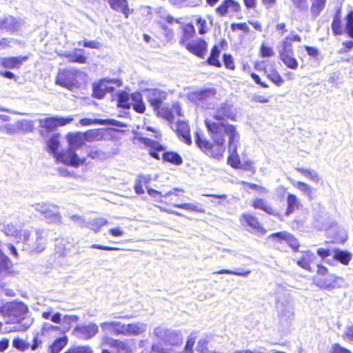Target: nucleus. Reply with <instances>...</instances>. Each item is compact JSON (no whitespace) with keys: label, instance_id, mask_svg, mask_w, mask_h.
<instances>
[{"label":"nucleus","instance_id":"45","mask_svg":"<svg viewBox=\"0 0 353 353\" xmlns=\"http://www.w3.org/2000/svg\"><path fill=\"white\" fill-rule=\"evenodd\" d=\"M108 223L106 219L103 218H98L93 219L86 223V226L94 230L95 232L99 231L101 228Z\"/></svg>","mask_w":353,"mask_h":353},{"label":"nucleus","instance_id":"47","mask_svg":"<svg viewBox=\"0 0 353 353\" xmlns=\"http://www.w3.org/2000/svg\"><path fill=\"white\" fill-rule=\"evenodd\" d=\"M346 23L345 32L349 37L353 39V10H350L345 18Z\"/></svg>","mask_w":353,"mask_h":353},{"label":"nucleus","instance_id":"60","mask_svg":"<svg viewBox=\"0 0 353 353\" xmlns=\"http://www.w3.org/2000/svg\"><path fill=\"white\" fill-rule=\"evenodd\" d=\"M196 339V334L195 332H192L190 334V336H188V339L187 340L186 344H185V350H192V347L194 345Z\"/></svg>","mask_w":353,"mask_h":353},{"label":"nucleus","instance_id":"40","mask_svg":"<svg viewBox=\"0 0 353 353\" xmlns=\"http://www.w3.org/2000/svg\"><path fill=\"white\" fill-rule=\"evenodd\" d=\"M162 159L164 161L169 162L174 165H180L183 162L181 156L174 152H164L163 154Z\"/></svg>","mask_w":353,"mask_h":353},{"label":"nucleus","instance_id":"48","mask_svg":"<svg viewBox=\"0 0 353 353\" xmlns=\"http://www.w3.org/2000/svg\"><path fill=\"white\" fill-rule=\"evenodd\" d=\"M250 273H251V271L250 270H241V271H234V270H227V269H222L221 270L214 272V274H233V275L240 276H243V277L248 276Z\"/></svg>","mask_w":353,"mask_h":353},{"label":"nucleus","instance_id":"53","mask_svg":"<svg viewBox=\"0 0 353 353\" xmlns=\"http://www.w3.org/2000/svg\"><path fill=\"white\" fill-rule=\"evenodd\" d=\"M42 317L45 319H50L54 323H60L61 321V314L59 312L52 315L51 312H43L42 313Z\"/></svg>","mask_w":353,"mask_h":353},{"label":"nucleus","instance_id":"43","mask_svg":"<svg viewBox=\"0 0 353 353\" xmlns=\"http://www.w3.org/2000/svg\"><path fill=\"white\" fill-rule=\"evenodd\" d=\"M220 54V50L219 48L216 46H214L210 53V56L209 57L208 59V64L211 65H214L216 67H221V62L219 60V56Z\"/></svg>","mask_w":353,"mask_h":353},{"label":"nucleus","instance_id":"36","mask_svg":"<svg viewBox=\"0 0 353 353\" xmlns=\"http://www.w3.org/2000/svg\"><path fill=\"white\" fill-rule=\"evenodd\" d=\"M327 0H311L310 12L312 17L316 19L325 7Z\"/></svg>","mask_w":353,"mask_h":353},{"label":"nucleus","instance_id":"56","mask_svg":"<svg viewBox=\"0 0 353 353\" xmlns=\"http://www.w3.org/2000/svg\"><path fill=\"white\" fill-rule=\"evenodd\" d=\"M65 353H92V351L88 346H78L69 350Z\"/></svg>","mask_w":353,"mask_h":353},{"label":"nucleus","instance_id":"11","mask_svg":"<svg viewBox=\"0 0 353 353\" xmlns=\"http://www.w3.org/2000/svg\"><path fill=\"white\" fill-rule=\"evenodd\" d=\"M74 118L71 116L63 117H52L43 119H39V126L41 128L46 129L47 131H52L57 127L63 126L73 121Z\"/></svg>","mask_w":353,"mask_h":353},{"label":"nucleus","instance_id":"55","mask_svg":"<svg viewBox=\"0 0 353 353\" xmlns=\"http://www.w3.org/2000/svg\"><path fill=\"white\" fill-rule=\"evenodd\" d=\"M292 2L300 11H307L308 9L307 0H292Z\"/></svg>","mask_w":353,"mask_h":353},{"label":"nucleus","instance_id":"21","mask_svg":"<svg viewBox=\"0 0 353 353\" xmlns=\"http://www.w3.org/2000/svg\"><path fill=\"white\" fill-rule=\"evenodd\" d=\"M240 10L239 3L234 0H225L216 8V12L219 16H225L229 13H235Z\"/></svg>","mask_w":353,"mask_h":353},{"label":"nucleus","instance_id":"42","mask_svg":"<svg viewBox=\"0 0 353 353\" xmlns=\"http://www.w3.org/2000/svg\"><path fill=\"white\" fill-rule=\"evenodd\" d=\"M11 262L0 250V277L4 276L10 268Z\"/></svg>","mask_w":353,"mask_h":353},{"label":"nucleus","instance_id":"7","mask_svg":"<svg viewBox=\"0 0 353 353\" xmlns=\"http://www.w3.org/2000/svg\"><path fill=\"white\" fill-rule=\"evenodd\" d=\"M211 116L215 121L210 119L213 122L229 124L227 119L236 121V113L233 111L232 105L227 101L221 103L214 109H211Z\"/></svg>","mask_w":353,"mask_h":353},{"label":"nucleus","instance_id":"61","mask_svg":"<svg viewBox=\"0 0 353 353\" xmlns=\"http://www.w3.org/2000/svg\"><path fill=\"white\" fill-rule=\"evenodd\" d=\"M231 28L232 30H241L244 32H248L250 30L249 27L245 23H232L231 25Z\"/></svg>","mask_w":353,"mask_h":353},{"label":"nucleus","instance_id":"41","mask_svg":"<svg viewBox=\"0 0 353 353\" xmlns=\"http://www.w3.org/2000/svg\"><path fill=\"white\" fill-rule=\"evenodd\" d=\"M16 127L23 132H30L34 128V123L33 121L22 119L16 123Z\"/></svg>","mask_w":353,"mask_h":353},{"label":"nucleus","instance_id":"37","mask_svg":"<svg viewBox=\"0 0 353 353\" xmlns=\"http://www.w3.org/2000/svg\"><path fill=\"white\" fill-rule=\"evenodd\" d=\"M183 338L180 332L170 330L168 336L165 341V343L173 346H176L182 343Z\"/></svg>","mask_w":353,"mask_h":353},{"label":"nucleus","instance_id":"24","mask_svg":"<svg viewBox=\"0 0 353 353\" xmlns=\"http://www.w3.org/2000/svg\"><path fill=\"white\" fill-rule=\"evenodd\" d=\"M176 131L179 137L187 144L192 143L190 135V128L188 124L183 121H178L175 124Z\"/></svg>","mask_w":353,"mask_h":353},{"label":"nucleus","instance_id":"51","mask_svg":"<svg viewBox=\"0 0 353 353\" xmlns=\"http://www.w3.org/2000/svg\"><path fill=\"white\" fill-rule=\"evenodd\" d=\"M60 330V327L53 325L50 323H44L42 325L41 335H46L53 332H57Z\"/></svg>","mask_w":353,"mask_h":353},{"label":"nucleus","instance_id":"8","mask_svg":"<svg viewBox=\"0 0 353 353\" xmlns=\"http://www.w3.org/2000/svg\"><path fill=\"white\" fill-rule=\"evenodd\" d=\"M32 208L43 214L48 223H61V216L57 205L48 203H37L33 204Z\"/></svg>","mask_w":353,"mask_h":353},{"label":"nucleus","instance_id":"10","mask_svg":"<svg viewBox=\"0 0 353 353\" xmlns=\"http://www.w3.org/2000/svg\"><path fill=\"white\" fill-rule=\"evenodd\" d=\"M120 79H102L93 87V95L95 98L102 99L106 92H114L115 87L121 85Z\"/></svg>","mask_w":353,"mask_h":353},{"label":"nucleus","instance_id":"22","mask_svg":"<svg viewBox=\"0 0 353 353\" xmlns=\"http://www.w3.org/2000/svg\"><path fill=\"white\" fill-rule=\"evenodd\" d=\"M344 283L345 280L343 277L330 274L321 282L320 287L327 290H331L343 287Z\"/></svg>","mask_w":353,"mask_h":353},{"label":"nucleus","instance_id":"54","mask_svg":"<svg viewBox=\"0 0 353 353\" xmlns=\"http://www.w3.org/2000/svg\"><path fill=\"white\" fill-rule=\"evenodd\" d=\"M12 345L14 348L20 351H25L29 347V344L19 338H15L13 339Z\"/></svg>","mask_w":353,"mask_h":353},{"label":"nucleus","instance_id":"2","mask_svg":"<svg viewBox=\"0 0 353 353\" xmlns=\"http://www.w3.org/2000/svg\"><path fill=\"white\" fill-rule=\"evenodd\" d=\"M0 230L8 236L13 237L17 243H22L23 250L39 252L44 249L46 239L43 230H37L35 239L31 237V231L25 228L18 216L8 220L0 219Z\"/></svg>","mask_w":353,"mask_h":353},{"label":"nucleus","instance_id":"32","mask_svg":"<svg viewBox=\"0 0 353 353\" xmlns=\"http://www.w3.org/2000/svg\"><path fill=\"white\" fill-rule=\"evenodd\" d=\"M83 50L81 49H75L73 52L65 53L63 55L70 62H75L79 63H85L87 58L83 54Z\"/></svg>","mask_w":353,"mask_h":353},{"label":"nucleus","instance_id":"5","mask_svg":"<svg viewBox=\"0 0 353 353\" xmlns=\"http://www.w3.org/2000/svg\"><path fill=\"white\" fill-rule=\"evenodd\" d=\"M188 98L198 107L205 110L214 109V106L220 100L214 88L201 89L190 92Z\"/></svg>","mask_w":353,"mask_h":353},{"label":"nucleus","instance_id":"59","mask_svg":"<svg viewBox=\"0 0 353 353\" xmlns=\"http://www.w3.org/2000/svg\"><path fill=\"white\" fill-rule=\"evenodd\" d=\"M141 353H148L147 352L143 351ZM150 353H175L171 350H165L161 348L159 344H153L152 345L151 352Z\"/></svg>","mask_w":353,"mask_h":353},{"label":"nucleus","instance_id":"16","mask_svg":"<svg viewBox=\"0 0 353 353\" xmlns=\"http://www.w3.org/2000/svg\"><path fill=\"white\" fill-rule=\"evenodd\" d=\"M137 139L146 148H149L150 154L152 157L158 160L160 159L158 152L165 150L164 147L161 143L157 141L145 137H137Z\"/></svg>","mask_w":353,"mask_h":353},{"label":"nucleus","instance_id":"52","mask_svg":"<svg viewBox=\"0 0 353 353\" xmlns=\"http://www.w3.org/2000/svg\"><path fill=\"white\" fill-rule=\"evenodd\" d=\"M332 30L334 35H341L343 34V28L341 25V21L339 17L335 16L332 23Z\"/></svg>","mask_w":353,"mask_h":353},{"label":"nucleus","instance_id":"3","mask_svg":"<svg viewBox=\"0 0 353 353\" xmlns=\"http://www.w3.org/2000/svg\"><path fill=\"white\" fill-rule=\"evenodd\" d=\"M0 313L8 321L19 323L18 327H15L19 331L27 330L33 323V319L28 316V306L21 301L6 303L0 307Z\"/></svg>","mask_w":353,"mask_h":353},{"label":"nucleus","instance_id":"28","mask_svg":"<svg viewBox=\"0 0 353 353\" xmlns=\"http://www.w3.org/2000/svg\"><path fill=\"white\" fill-rule=\"evenodd\" d=\"M270 237L272 239H278V241H285L294 249H297L299 247V243L296 239L285 232L272 234Z\"/></svg>","mask_w":353,"mask_h":353},{"label":"nucleus","instance_id":"29","mask_svg":"<svg viewBox=\"0 0 353 353\" xmlns=\"http://www.w3.org/2000/svg\"><path fill=\"white\" fill-rule=\"evenodd\" d=\"M279 57L283 63L289 68L296 70L298 68V61L294 58V52H279Z\"/></svg>","mask_w":353,"mask_h":353},{"label":"nucleus","instance_id":"27","mask_svg":"<svg viewBox=\"0 0 353 353\" xmlns=\"http://www.w3.org/2000/svg\"><path fill=\"white\" fill-rule=\"evenodd\" d=\"M183 190L180 188H173L170 191L163 194L161 192L154 190L152 188H148V194L152 196L155 201L159 203H163V197H168L172 194L178 196L177 192H183Z\"/></svg>","mask_w":353,"mask_h":353},{"label":"nucleus","instance_id":"31","mask_svg":"<svg viewBox=\"0 0 353 353\" xmlns=\"http://www.w3.org/2000/svg\"><path fill=\"white\" fill-rule=\"evenodd\" d=\"M252 205L255 209H260L263 210L266 213L276 216V212L272 208V207L268 204L267 201L262 199L256 198L252 200Z\"/></svg>","mask_w":353,"mask_h":353},{"label":"nucleus","instance_id":"50","mask_svg":"<svg viewBox=\"0 0 353 353\" xmlns=\"http://www.w3.org/2000/svg\"><path fill=\"white\" fill-rule=\"evenodd\" d=\"M169 331L170 329L163 327H157L154 328L153 331V334L159 340L162 341L163 342H165Z\"/></svg>","mask_w":353,"mask_h":353},{"label":"nucleus","instance_id":"63","mask_svg":"<svg viewBox=\"0 0 353 353\" xmlns=\"http://www.w3.org/2000/svg\"><path fill=\"white\" fill-rule=\"evenodd\" d=\"M223 61L225 66L228 68L233 70L234 68V63L233 62V59L231 55L224 54Z\"/></svg>","mask_w":353,"mask_h":353},{"label":"nucleus","instance_id":"34","mask_svg":"<svg viewBox=\"0 0 353 353\" xmlns=\"http://www.w3.org/2000/svg\"><path fill=\"white\" fill-rule=\"evenodd\" d=\"M69 148L66 150H72L76 152L75 150L79 148L83 144L82 137L79 134H70L68 137Z\"/></svg>","mask_w":353,"mask_h":353},{"label":"nucleus","instance_id":"57","mask_svg":"<svg viewBox=\"0 0 353 353\" xmlns=\"http://www.w3.org/2000/svg\"><path fill=\"white\" fill-rule=\"evenodd\" d=\"M260 53L263 57H269L274 54L273 49L270 47L262 44L260 48Z\"/></svg>","mask_w":353,"mask_h":353},{"label":"nucleus","instance_id":"15","mask_svg":"<svg viewBox=\"0 0 353 353\" xmlns=\"http://www.w3.org/2000/svg\"><path fill=\"white\" fill-rule=\"evenodd\" d=\"M23 25V21L11 15H7L1 18L0 29L6 30L10 32H16L21 30Z\"/></svg>","mask_w":353,"mask_h":353},{"label":"nucleus","instance_id":"35","mask_svg":"<svg viewBox=\"0 0 353 353\" xmlns=\"http://www.w3.org/2000/svg\"><path fill=\"white\" fill-rule=\"evenodd\" d=\"M288 208L285 212L287 216H290L296 210L299 209L300 206V202L296 195L292 194H288L287 197Z\"/></svg>","mask_w":353,"mask_h":353},{"label":"nucleus","instance_id":"12","mask_svg":"<svg viewBox=\"0 0 353 353\" xmlns=\"http://www.w3.org/2000/svg\"><path fill=\"white\" fill-rule=\"evenodd\" d=\"M98 326L94 323L80 325L77 326L74 331V335L83 340H88L94 336L98 332Z\"/></svg>","mask_w":353,"mask_h":353},{"label":"nucleus","instance_id":"58","mask_svg":"<svg viewBox=\"0 0 353 353\" xmlns=\"http://www.w3.org/2000/svg\"><path fill=\"white\" fill-rule=\"evenodd\" d=\"M268 78L277 85H281L283 83V79L276 72L269 74Z\"/></svg>","mask_w":353,"mask_h":353},{"label":"nucleus","instance_id":"64","mask_svg":"<svg viewBox=\"0 0 353 353\" xmlns=\"http://www.w3.org/2000/svg\"><path fill=\"white\" fill-rule=\"evenodd\" d=\"M196 25L199 26V32L201 34L206 32V21L205 19L198 18L196 19Z\"/></svg>","mask_w":353,"mask_h":353},{"label":"nucleus","instance_id":"62","mask_svg":"<svg viewBox=\"0 0 353 353\" xmlns=\"http://www.w3.org/2000/svg\"><path fill=\"white\" fill-rule=\"evenodd\" d=\"M316 253L320 257H321L323 259H325V261L327 256L333 254L332 250L325 248H319L316 251Z\"/></svg>","mask_w":353,"mask_h":353},{"label":"nucleus","instance_id":"20","mask_svg":"<svg viewBox=\"0 0 353 353\" xmlns=\"http://www.w3.org/2000/svg\"><path fill=\"white\" fill-rule=\"evenodd\" d=\"M185 47L189 52L201 58L204 57L207 50V43L202 39H196Z\"/></svg>","mask_w":353,"mask_h":353},{"label":"nucleus","instance_id":"19","mask_svg":"<svg viewBox=\"0 0 353 353\" xmlns=\"http://www.w3.org/2000/svg\"><path fill=\"white\" fill-rule=\"evenodd\" d=\"M332 252L333 258L325 260V263L330 265H334L335 261L340 262L343 265H347L352 259V254L348 251L334 249Z\"/></svg>","mask_w":353,"mask_h":353},{"label":"nucleus","instance_id":"17","mask_svg":"<svg viewBox=\"0 0 353 353\" xmlns=\"http://www.w3.org/2000/svg\"><path fill=\"white\" fill-rule=\"evenodd\" d=\"M316 259L315 254L310 251L297 252L294 257V261L297 265L303 269L312 272L310 263Z\"/></svg>","mask_w":353,"mask_h":353},{"label":"nucleus","instance_id":"6","mask_svg":"<svg viewBox=\"0 0 353 353\" xmlns=\"http://www.w3.org/2000/svg\"><path fill=\"white\" fill-rule=\"evenodd\" d=\"M117 105L125 109L132 107L139 113H143L145 110L142 95L139 92H134L130 95L124 92H121L118 97Z\"/></svg>","mask_w":353,"mask_h":353},{"label":"nucleus","instance_id":"44","mask_svg":"<svg viewBox=\"0 0 353 353\" xmlns=\"http://www.w3.org/2000/svg\"><path fill=\"white\" fill-rule=\"evenodd\" d=\"M173 205H174V207L186 210H189L191 212H200V213L204 212V210L196 203H181V204H174Z\"/></svg>","mask_w":353,"mask_h":353},{"label":"nucleus","instance_id":"13","mask_svg":"<svg viewBox=\"0 0 353 353\" xmlns=\"http://www.w3.org/2000/svg\"><path fill=\"white\" fill-rule=\"evenodd\" d=\"M144 92L148 102L154 110L160 108L163 101L167 97V93L160 89H146Z\"/></svg>","mask_w":353,"mask_h":353},{"label":"nucleus","instance_id":"25","mask_svg":"<svg viewBox=\"0 0 353 353\" xmlns=\"http://www.w3.org/2000/svg\"><path fill=\"white\" fill-rule=\"evenodd\" d=\"M183 34L179 40V43L185 46L187 43L192 42L194 39H193L194 37L196 34L195 28L192 24H186L183 26Z\"/></svg>","mask_w":353,"mask_h":353},{"label":"nucleus","instance_id":"18","mask_svg":"<svg viewBox=\"0 0 353 353\" xmlns=\"http://www.w3.org/2000/svg\"><path fill=\"white\" fill-rule=\"evenodd\" d=\"M103 331L109 332L114 335L125 336L126 324L121 321H108L101 323Z\"/></svg>","mask_w":353,"mask_h":353},{"label":"nucleus","instance_id":"23","mask_svg":"<svg viewBox=\"0 0 353 353\" xmlns=\"http://www.w3.org/2000/svg\"><path fill=\"white\" fill-rule=\"evenodd\" d=\"M147 328L148 325L140 321L127 323L125 336H136L141 335L146 332Z\"/></svg>","mask_w":353,"mask_h":353},{"label":"nucleus","instance_id":"38","mask_svg":"<svg viewBox=\"0 0 353 353\" xmlns=\"http://www.w3.org/2000/svg\"><path fill=\"white\" fill-rule=\"evenodd\" d=\"M296 170L301 173L305 178L309 180L318 183L321 180V177L318 172L314 170L306 169L303 168H296Z\"/></svg>","mask_w":353,"mask_h":353},{"label":"nucleus","instance_id":"1","mask_svg":"<svg viewBox=\"0 0 353 353\" xmlns=\"http://www.w3.org/2000/svg\"><path fill=\"white\" fill-rule=\"evenodd\" d=\"M205 124L214 143L211 144L196 133V143L198 147L208 155L214 159H220L223 157L225 150L224 143L226 136L228 139L229 161L231 162L234 157L238 160L237 148L239 145L240 135L236 126L232 124L213 122L210 119H206Z\"/></svg>","mask_w":353,"mask_h":353},{"label":"nucleus","instance_id":"49","mask_svg":"<svg viewBox=\"0 0 353 353\" xmlns=\"http://www.w3.org/2000/svg\"><path fill=\"white\" fill-rule=\"evenodd\" d=\"M66 343L67 341L63 338L57 339L50 347L51 353H59Z\"/></svg>","mask_w":353,"mask_h":353},{"label":"nucleus","instance_id":"39","mask_svg":"<svg viewBox=\"0 0 353 353\" xmlns=\"http://www.w3.org/2000/svg\"><path fill=\"white\" fill-rule=\"evenodd\" d=\"M26 59V57H21L5 58L2 60V64L6 68H15L19 67Z\"/></svg>","mask_w":353,"mask_h":353},{"label":"nucleus","instance_id":"33","mask_svg":"<svg viewBox=\"0 0 353 353\" xmlns=\"http://www.w3.org/2000/svg\"><path fill=\"white\" fill-rule=\"evenodd\" d=\"M117 121L112 119H92L89 118H84L79 120V123L82 126H87L91 125H116Z\"/></svg>","mask_w":353,"mask_h":353},{"label":"nucleus","instance_id":"30","mask_svg":"<svg viewBox=\"0 0 353 353\" xmlns=\"http://www.w3.org/2000/svg\"><path fill=\"white\" fill-rule=\"evenodd\" d=\"M290 181L294 188L307 196L310 200L313 199L314 189L312 187L306 183L295 181L294 179H290Z\"/></svg>","mask_w":353,"mask_h":353},{"label":"nucleus","instance_id":"9","mask_svg":"<svg viewBox=\"0 0 353 353\" xmlns=\"http://www.w3.org/2000/svg\"><path fill=\"white\" fill-rule=\"evenodd\" d=\"M77 70H60L56 79V84L64 87L70 90L78 87Z\"/></svg>","mask_w":353,"mask_h":353},{"label":"nucleus","instance_id":"14","mask_svg":"<svg viewBox=\"0 0 353 353\" xmlns=\"http://www.w3.org/2000/svg\"><path fill=\"white\" fill-rule=\"evenodd\" d=\"M101 345L103 346H108L110 348H112L114 353H130V347L123 341L114 339L104 335L101 339Z\"/></svg>","mask_w":353,"mask_h":353},{"label":"nucleus","instance_id":"4","mask_svg":"<svg viewBox=\"0 0 353 353\" xmlns=\"http://www.w3.org/2000/svg\"><path fill=\"white\" fill-rule=\"evenodd\" d=\"M59 134H53L47 143L48 150L53 154L54 158L57 162L62 163L67 165L77 168L80 165L83 164L85 159L78 157L76 152L72 150H63L61 152H58L60 146Z\"/></svg>","mask_w":353,"mask_h":353},{"label":"nucleus","instance_id":"46","mask_svg":"<svg viewBox=\"0 0 353 353\" xmlns=\"http://www.w3.org/2000/svg\"><path fill=\"white\" fill-rule=\"evenodd\" d=\"M241 220L245 221L247 224L254 230H259L260 228V223L257 219L250 214H243Z\"/></svg>","mask_w":353,"mask_h":353},{"label":"nucleus","instance_id":"26","mask_svg":"<svg viewBox=\"0 0 353 353\" xmlns=\"http://www.w3.org/2000/svg\"><path fill=\"white\" fill-rule=\"evenodd\" d=\"M301 41V37L298 34H294L293 32H292L290 35L287 36L282 41L281 46L279 47V53L293 51L292 48V43L293 41L300 42Z\"/></svg>","mask_w":353,"mask_h":353}]
</instances>
